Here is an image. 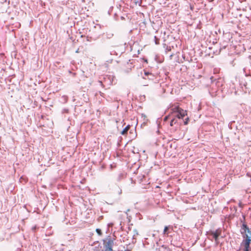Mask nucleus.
Returning <instances> with one entry per match:
<instances>
[{"instance_id":"f257e3e1","label":"nucleus","mask_w":251,"mask_h":251,"mask_svg":"<svg viewBox=\"0 0 251 251\" xmlns=\"http://www.w3.org/2000/svg\"><path fill=\"white\" fill-rule=\"evenodd\" d=\"M172 113L175 114V118H173L170 122V126H173L177 123V119H183L185 115L186 111L180 108L178 106H175L171 109Z\"/></svg>"},{"instance_id":"f03ea898","label":"nucleus","mask_w":251,"mask_h":251,"mask_svg":"<svg viewBox=\"0 0 251 251\" xmlns=\"http://www.w3.org/2000/svg\"><path fill=\"white\" fill-rule=\"evenodd\" d=\"M251 243V239H244L241 243V246L244 247L243 251H251V248H250Z\"/></svg>"},{"instance_id":"7ed1b4c3","label":"nucleus","mask_w":251,"mask_h":251,"mask_svg":"<svg viewBox=\"0 0 251 251\" xmlns=\"http://www.w3.org/2000/svg\"><path fill=\"white\" fill-rule=\"evenodd\" d=\"M142 75L143 78L145 79H148L152 80L154 78V75L152 74L145 70H144V75L142 74Z\"/></svg>"},{"instance_id":"20e7f679","label":"nucleus","mask_w":251,"mask_h":251,"mask_svg":"<svg viewBox=\"0 0 251 251\" xmlns=\"http://www.w3.org/2000/svg\"><path fill=\"white\" fill-rule=\"evenodd\" d=\"M210 234L212 236V237L215 239V242L217 243L219 236L221 234V230L220 229H217L216 231H210Z\"/></svg>"},{"instance_id":"39448f33","label":"nucleus","mask_w":251,"mask_h":251,"mask_svg":"<svg viewBox=\"0 0 251 251\" xmlns=\"http://www.w3.org/2000/svg\"><path fill=\"white\" fill-rule=\"evenodd\" d=\"M172 229V227L170 226H166L164 228V231H163V234L165 236H168L169 233H170L169 229Z\"/></svg>"},{"instance_id":"423d86ee","label":"nucleus","mask_w":251,"mask_h":251,"mask_svg":"<svg viewBox=\"0 0 251 251\" xmlns=\"http://www.w3.org/2000/svg\"><path fill=\"white\" fill-rule=\"evenodd\" d=\"M130 126L128 125L126 126L122 130L121 132V134L125 135H126L127 133V131L129 129Z\"/></svg>"},{"instance_id":"0eeeda50","label":"nucleus","mask_w":251,"mask_h":251,"mask_svg":"<svg viewBox=\"0 0 251 251\" xmlns=\"http://www.w3.org/2000/svg\"><path fill=\"white\" fill-rule=\"evenodd\" d=\"M246 233L245 236H244V238L251 239V231L250 229H248Z\"/></svg>"},{"instance_id":"6e6552de","label":"nucleus","mask_w":251,"mask_h":251,"mask_svg":"<svg viewBox=\"0 0 251 251\" xmlns=\"http://www.w3.org/2000/svg\"><path fill=\"white\" fill-rule=\"evenodd\" d=\"M154 42L156 45L159 44V39L156 36L154 37Z\"/></svg>"},{"instance_id":"1a4fd4ad","label":"nucleus","mask_w":251,"mask_h":251,"mask_svg":"<svg viewBox=\"0 0 251 251\" xmlns=\"http://www.w3.org/2000/svg\"><path fill=\"white\" fill-rule=\"evenodd\" d=\"M242 228H243V229L244 230V231L245 233H246L248 229H249V228L247 227V225H246L245 224L243 225Z\"/></svg>"},{"instance_id":"9d476101","label":"nucleus","mask_w":251,"mask_h":251,"mask_svg":"<svg viewBox=\"0 0 251 251\" xmlns=\"http://www.w3.org/2000/svg\"><path fill=\"white\" fill-rule=\"evenodd\" d=\"M107 78H104V82H105L107 81V80H109V84L110 85L111 84H112V82H111V80L110 79V76H107Z\"/></svg>"},{"instance_id":"9b49d317","label":"nucleus","mask_w":251,"mask_h":251,"mask_svg":"<svg viewBox=\"0 0 251 251\" xmlns=\"http://www.w3.org/2000/svg\"><path fill=\"white\" fill-rule=\"evenodd\" d=\"M96 232H97V233L99 235H101V230L100 229L97 228L96 229Z\"/></svg>"},{"instance_id":"f8f14e48","label":"nucleus","mask_w":251,"mask_h":251,"mask_svg":"<svg viewBox=\"0 0 251 251\" xmlns=\"http://www.w3.org/2000/svg\"><path fill=\"white\" fill-rule=\"evenodd\" d=\"M62 98L64 99L65 102H66L67 101V96H63L62 97Z\"/></svg>"},{"instance_id":"ddd939ff","label":"nucleus","mask_w":251,"mask_h":251,"mask_svg":"<svg viewBox=\"0 0 251 251\" xmlns=\"http://www.w3.org/2000/svg\"><path fill=\"white\" fill-rule=\"evenodd\" d=\"M189 120V118L187 117L186 119H185V120L184 121V125H187L188 124V121Z\"/></svg>"},{"instance_id":"4468645a","label":"nucleus","mask_w":251,"mask_h":251,"mask_svg":"<svg viewBox=\"0 0 251 251\" xmlns=\"http://www.w3.org/2000/svg\"><path fill=\"white\" fill-rule=\"evenodd\" d=\"M169 116H170V115H169L168 116H166V117H165L164 118V121H167V119H168V118H169Z\"/></svg>"},{"instance_id":"2eb2a0df","label":"nucleus","mask_w":251,"mask_h":251,"mask_svg":"<svg viewBox=\"0 0 251 251\" xmlns=\"http://www.w3.org/2000/svg\"><path fill=\"white\" fill-rule=\"evenodd\" d=\"M112 225H113V224L112 223H110V224H108V226H112Z\"/></svg>"},{"instance_id":"dca6fc26","label":"nucleus","mask_w":251,"mask_h":251,"mask_svg":"<svg viewBox=\"0 0 251 251\" xmlns=\"http://www.w3.org/2000/svg\"><path fill=\"white\" fill-rule=\"evenodd\" d=\"M110 37H111V35H109L108 38H110Z\"/></svg>"}]
</instances>
